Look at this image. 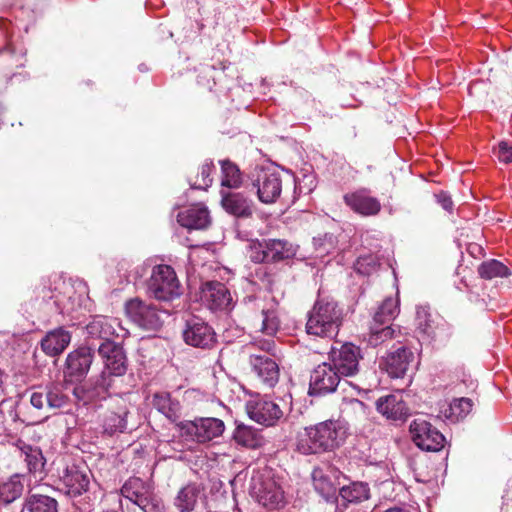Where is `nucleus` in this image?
Here are the masks:
<instances>
[{
    "label": "nucleus",
    "mask_w": 512,
    "mask_h": 512,
    "mask_svg": "<svg viewBox=\"0 0 512 512\" xmlns=\"http://www.w3.org/2000/svg\"><path fill=\"white\" fill-rule=\"evenodd\" d=\"M30 512H57V501L47 495H32L26 503Z\"/></svg>",
    "instance_id": "42"
},
{
    "label": "nucleus",
    "mask_w": 512,
    "mask_h": 512,
    "mask_svg": "<svg viewBox=\"0 0 512 512\" xmlns=\"http://www.w3.org/2000/svg\"><path fill=\"white\" fill-rule=\"evenodd\" d=\"M30 403L37 410H52L65 407L69 402L61 383H49L29 391Z\"/></svg>",
    "instance_id": "10"
},
{
    "label": "nucleus",
    "mask_w": 512,
    "mask_h": 512,
    "mask_svg": "<svg viewBox=\"0 0 512 512\" xmlns=\"http://www.w3.org/2000/svg\"><path fill=\"white\" fill-rule=\"evenodd\" d=\"M260 348L265 352H271L275 348V343L272 340L259 341Z\"/></svg>",
    "instance_id": "52"
},
{
    "label": "nucleus",
    "mask_w": 512,
    "mask_h": 512,
    "mask_svg": "<svg viewBox=\"0 0 512 512\" xmlns=\"http://www.w3.org/2000/svg\"><path fill=\"white\" fill-rule=\"evenodd\" d=\"M96 350V344L86 343L70 352L66 359L68 374L77 379L83 378L91 367Z\"/></svg>",
    "instance_id": "19"
},
{
    "label": "nucleus",
    "mask_w": 512,
    "mask_h": 512,
    "mask_svg": "<svg viewBox=\"0 0 512 512\" xmlns=\"http://www.w3.org/2000/svg\"><path fill=\"white\" fill-rule=\"evenodd\" d=\"M345 204L363 216L377 215L381 210L380 201L372 197L366 189H360L343 196Z\"/></svg>",
    "instance_id": "23"
},
{
    "label": "nucleus",
    "mask_w": 512,
    "mask_h": 512,
    "mask_svg": "<svg viewBox=\"0 0 512 512\" xmlns=\"http://www.w3.org/2000/svg\"><path fill=\"white\" fill-rule=\"evenodd\" d=\"M343 310L330 297H319L308 313L306 332L321 338L335 337L342 325Z\"/></svg>",
    "instance_id": "2"
},
{
    "label": "nucleus",
    "mask_w": 512,
    "mask_h": 512,
    "mask_svg": "<svg viewBox=\"0 0 512 512\" xmlns=\"http://www.w3.org/2000/svg\"><path fill=\"white\" fill-rule=\"evenodd\" d=\"M252 372L268 388H273L279 380V366L267 354H252L249 357Z\"/></svg>",
    "instance_id": "20"
},
{
    "label": "nucleus",
    "mask_w": 512,
    "mask_h": 512,
    "mask_svg": "<svg viewBox=\"0 0 512 512\" xmlns=\"http://www.w3.org/2000/svg\"><path fill=\"white\" fill-rule=\"evenodd\" d=\"M130 512H169L164 501L153 492L145 496L138 504L130 505Z\"/></svg>",
    "instance_id": "40"
},
{
    "label": "nucleus",
    "mask_w": 512,
    "mask_h": 512,
    "mask_svg": "<svg viewBox=\"0 0 512 512\" xmlns=\"http://www.w3.org/2000/svg\"><path fill=\"white\" fill-rule=\"evenodd\" d=\"M494 154L501 163H512V145L506 141H501L497 148L494 149Z\"/></svg>",
    "instance_id": "49"
},
{
    "label": "nucleus",
    "mask_w": 512,
    "mask_h": 512,
    "mask_svg": "<svg viewBox=\"0 0 512 512\" xmlns=\"http://www.w3.org/2000/svg\"><path fill=\"white\" fill-rule=\"evenodd\" d=\"M251 187L260 202H276L282 192L281 174L274 168L257 166L249 176Z\"/></svg>",
    "instance_id": "4"
},
{
    "label": "nucleus",
    "mask_w": 512,
    "mask_h": 512,
    "mask_svg": "<svg viewBox=\"0 0 512 512\" xmlns=\"http://www.w3.org/2000/svg\"><path fill=\"white\" fill-rule=\"evenodd\" d=\"M434 197L437 203L440 204L444 210L448 212L453 210V201L448 193L441 191L435 194Z\"/></svg>",
    "instance_id": "50"
},
{
    "label": "nucleus",
    "mask_w": 512,
    "mask_h": 512,
    "mask_svg": "<svg viewBox=\"0 0 512 512\" xmlns=\"http://www.w3.org/2000/svg\"><path fill=\"white\" fill-rule=\"evenodd\" d=\"M121 496L125 499L120 500V508L123 512H130L131 504H138L145 496H148L149 491L145 482L137 477L129 478L120 490Z\"/></svg>",
    "instance_id": "27"
},
{
    "label": "nucleus",
    "mask_w": 512,
    "mask_h": 512,
    "mask_svg": "<svg viewBox=\"0 0 512 512\" xmlns=\"http://www.w3.org/2000/svg\"><path fill=\"white\" fill-rule=\"evenodd\" d=\"M23 489V476L19 474L0 482V504L7 512H10V504L22 495Z\"/></svg>",
    "instance_id": "31"
},
{
    "label": "nucleus",
    "mask_w": 512,
    "mask_h": 512,
    "mask_svg": "<svg viewBox=\"0 0 512 512\" xmlns=\"http://www.w3.org/2000/svg\"><path fill=\"white\" fill-rule=\"evenodd\" d=\"M112 386V378L106 375L105 371L96 378H91L84 384L73 389V394L83 405L94 404L105 400L109 396V389Z\"/></svg>",
    "instance_id": "15"
},
{
    "label": "nucleus",
    "mask_w": 512,
    "mask_h": 512,
    "mask_svg": "<svg viewBox=\"0 0 512 512\" xmlns=\"http://www.w3.org/2000/svg\"><path fill=\"white\" fill-rule=\"evenodd\" d=\"M0 512H7V511L3 508V506H2L1 504H0ZM18 512H19V511H18Z\"/></svg>",
    "instance_id": "55"
},
{
    "label": "nucleus",
    "mask_w": 512,
    "mask_h": 512,
    "mask_svg": "<svg viewBox=\"0 0 512 512\" xmlns=\"http://www.w3.org/2000/svg\"><path fill=\"white\" fill-rule=\"evenodd\" d=\"M384 512H410L409 509L405 508V507H392V508H389L387 510H385Z\"/></svg>",
    "instance_id": "54"
},
{
    "label": "nucleus",
    "mask_w": 512,
    "mask_h": 512,
    "mask_svg": "<svg viewBox=\"0 0 512 512\" xmlns=\"http://www.w3.org/2000/svg\"><path fill=\"white\" fill-rule=\"evenodd\" d=\"M222 171V186L237 188L241 184V172L237 165L230 160L220 161Z\"/></svg>",
    "instance_id": "41"
},
{
    "label": "nucleus",
    "mask_w": 512,
    "mask_h": 512,
    "mask_svg": "<svg viewBox=\"0 0 512 512\" xmlns=\"http://www.w3.org/2000/svg\"><path fill=\"white\" fill-rule=\"evenodd\" d=\"M183 339L187 345L210 349L216 343V333L202 318L192 316L186 320Z\"/></svg>",
    "instance_id": "12"
},
{
    "label": "nucleus",
    "mask_w": 512,
    "mask_h": 512,
    "mask_svg": "<svg viewBox=\"0 0 512 512\" xmlns=\"http://www.w3.org/2000/svg\"><path fill=\"white\" fill-rule=\"evenodd\" d=\"M125 309L129 318L143 329L158 330L162 326L159 311L151 303L134 298L126 303Z\"/></svg>",
    "instance_id": "14"
},
{
    "label": "nucleus",
    "mask_w": 512,
    "mask_h": 512,
    "mask_svg": "<svg viewBox=\"0 0 512 512\" xmlns=\"http://www.w3.org/2000/svg\"><path fill=\"white\" fill-rule=\"evenodd\" d=\"M21 451L24 455V461L28 471L34 474L37 472L41 473L45 465V459L40 448L25 445L22 447Z\"/></svg>",
    "instance_id": "39"
},
{
    "label": "nucleus",
    "mask_w": 512,
    "mask_h": 512,
    "mask_svg": "<svg viewBox=\"0 0 512 512\" xmlns=\"http://www.w3.org/2000/svg\"><path fill=\"white\" fill-rule=\"evenodd\" d=\"M341 376L329 362L319 364L311 373L309 395L320 396L336 390Z\"/></svg>",
    "instance_id": "16"
},
{
    "label": "nucleus",
    "mask_w": 512,
    "mask_h": 512,
    "mask_svg": "<svg viewBox=\"0 0 512 512\" xmlns=\"http://www.w3.org/2000/svg\"><path fill=\"white\" fill-rule=\"evenodd\" d=\"M341 501L351 504H358L370 498V488L365 482H352L339 489Z\"/></svg>",
    "instance_id": "33"
},
{
    "label": "nucleus",
    "mask_w": 512,
    "mask_h": 512,
    "mask_svg": "<svg viewBox=\"0 0 512 512\" xmlns=\"http://www.w3.org/2000/svg\"><path fill=\"white\" fill-rule=\"evenodd\" d=\"M178 427L182 436L201 444L220 437L225 430L224 422L214 417H200L191 421H182L178 424Z\"/></svg>",
    "instance_id": "7"
},
{
    "label": "nucleus",
    "mask_w": 512,
    "mask_h": 512,
    "mask_svg": "<svg viewBox=\"0 0 512 512\" xmlns=\"http://www.w3.org/2000/svg\"><path fill=\"white\" fill-rule=\"evenodd\" d=\"M146 293L159 301H172L182 294L174 269L166 264L155 265L146 282Z\"/></svg>",
    "instance_id": "3"
},
{
    "label": "nucleus",
    "mask_w": 512,
    "mask_h": 512,
    "mask_svg": "<svg viewBox=\"0 0 512 512\" xmlns=\"http://www.w3.org/2000/svg\"><path fill=\"white\" fill-rule=\"evenodd\" d=\"M332 469L329 467H315L311 478L315 491L327 501L336 496V487L332 480Z\"/></svg>",
    "instance_id": "30"
},
{
    "label": "nucleus",
    "mask_w": 512,
    "mask_h": 512,
    "mask_svg": "<svg viewBox=\"0 0 512 512\" xmlns=\"http://www.w3.org/2000/svg\"><path fill=\"white\" fill-rule=\"evenodd\" d=\"M313 244L317 256L323 257L331 254L336 248V237L333 234H325L313 239Z\"/></svg>",
    "instance_id": "46"
},
{
    "label": "nucleus",
    "mask_w": 512,
    "mask_h": 512,
    "mask_svg": "<svg viewBox=\"0 0 512 512\" xmlns=\"http://www.w3.org/2000/svg\"><path fill=\"white\" fill-rule=\"evenodd\" d=\"M152 405L172 422L179 418L180 404L177 400H173L168 392L155 393Z\"/></svg>",
    "instance_id": "34"
},
{
    "label": "nucleus",
    "mask_w": 512,
    "mask_h": 512,
    "mask_svg": "<svg viewBox=\"0 0 512 512\" xmlns=\"http://www.w3.org/2000/svg\"><path fill=\"white\" fill-rule=\"evenodd\" d=\"M71 334L63 327L49 331L41 340L43 352L51 357L61 354L69 345Z\"/></svg>",
    "instance_id": "29"
},
{
    "label": "nucleus",
    "mask_w": 512,
    "mask_h": 512,
    "mask_svg": "<svg viewBox=\"0 0 512 512\" xmlns=\"http://www.w3.org/2000/svg\"><path fill=\"white\" fill-rule=\"evenodd\" d=\"M415 324L417 330L424 336L432 338L435 335L436 321L433 318L428 306L416 308Z\"/></svg>",
    "instance_id": "37"
},
{
    "label": "nucleus",
    "mask_w": 512,
    "mask_h": 512,
    "mask_svg": "<svg viewBox=\"0 0 512 512\" xmlns=\"http://www.w3.org/2000/svg\"><path fill=\"white\" fill-rule=\"evenodd\" d=\"M412 440L424 451L437 452L445 445L444 435L423 418L414 419L409 427Z\"/></svg>",
    "instance_id": "9"
},
{
    "label": "nucleus",
    "mask_w": 512,
    "mask_h": 512,
    "mask_svg": "<svg viewBox=\"0 0 512 512\" xmlns=\"http://www.w3.org/2000/svg\"><path fill=\"white\" fill-rule=\"evenodd\" d=\"M97 352L101 357L106 375L123 376L128 368V360L123 346L114 341H104L97 346Z\"/></svg>",
    "instance_id": "11"
},
{
    "label": "nucleus",
    "mask_w": 512,
    "mask_h": 512,
    "mask_svg": "<svg viewBox=\"0 0 512 512\" xmlns=\"http://www.w3.org/2000/svg\"><path fill=\"white\" fill-rule=\"evenodd\" d=\"M130 418V407L127 402L119 397L111 399L102 420L104 433L112 436L131 431L134 424L130 425Z\"/></svg>",
    "instance_id": "8"
},
{
    "label": "nucleus",
    "mask_w": 512,
    "mask_h": 512,
    "mask_svg": "<svg viewBox=\"0 0 512 512\" xmlns=\"http://www.w3.org/2000/svg\"><path fill=\"white\" fill-rule=\"evenodd\" d=\"M378 265L377 257L368 254L358 257L354 264V269L358 274L370 275L377 269Z\"/></svg>",
    "instance_id": "48"
},
{
    "label": "nucleus",
    "mask_w": 512,
    "mask_h": 512,
    "mask_svg": "<svg viewBox=\"0 0 512 512\" xmlns=\"http://www.w3.org/2000/svg\"><path fill=\"white\" fill-rule=\"evenodd\" d=\"M120 328V323L115 318H109L102 315H96L91 318L87 323L86 329V343H90V340H99L100 343L104 341H112L111 338L117 333L116 328Z\"/></svg>",
    "instance_id": "22"
},
{
    "label": "nucleus",
    "mask_w": 512,
    "mask_h": 512,
    "mask_svg": "<svg viewBox=\"0 0 512 512\" xmlns=\"http://www.w3.org/2000/svg\"><path fill=\"white\" fill-rule=\"evenodd\" d=\"M377 411L389 420L404 421L409 416V409L401 395L388 394L376 401Z\"/></svg>",
    "instance_id": "24"
},
{
    "label": "nucleus",
    "mask_w": 512,
    "mask_h": 512,
    "mask_svg": "<svg viewBox=\"0 0 512 512\" xmlns=\"http://www.w3.org/2000/svg\"><path fill=\"white\" fill-rule=\"evenodd\" d=\"M361 358V349L352 343H344L339 349L332 348L329 357L332 367L341 377L356 375Z\"/></svg>",
    "instance_id": "13"
},
{
    "label": "nucleus",
    "mask_w": 512,
    "mask_h": 512,
    "mask_svg": "<svg viewBox=\"0 0 512 512\" xmlns=\"http://www.w3.org/2000/svg\"><path fill=\"white\" fill-rule=\"evenodd\" d=\"M399 313V302L396 298L388 297L378 307L373 315V323L384 325L390 323Z\"/></svg>",
    "instance_id": "38"
},
{
    "label": "nucleus",
    "mask_w": 512,
    "mask_h": 512,
    "mask_svg": "<svg viewBox=\"0 0 512 512\" xmlns=\"http://www.w3.org/2000/svg\"><path fill=\"white\" fill-rule=\"evenodd\" d=\"M478 273L482 278L492 279L495 277H506L509 275V269L500 261L492 259L483 262L478 267Z\"/></svg>",
    "instance_id": "43"
},
{
    "label": "nucleus",
    "mask_w": 512,
    "mask_h": 512,
    "mask_svg": "<svg viewBox=\"0 0 512 512\" xmlns=\"http://www.w3.org/2000/svg\"><path fill=\"white\" fill-rule=\"evenodd\" d=\"M234 441L247 448H257L262 445L263 438L259 430L245 424H238L233 433Z\"/></svg>",
    "instance_id": "35"
},
{
    "label": "nucleus",
    "mask_w": 512,
    "mask_h": 512,
    "mask_svg": "<svg viewBox=\"0 0 512 512\" xmlns=\"http://www.w3.org/2000/svg\"><path fill=\"white\" fill-rule=\"evenodd\" d=\"M379 324H372L367 342L372 347H377L385 341L395 337V329L391 325L380 327Z\"/></svg>",
    "instance_id": "45"
},
{
    "label": "nucleus",
    "mask_w": 512,
    "mask_h": 512,
    "mask_svg": "<svg viewBox=\"0 0 512 512\" xmlns=\"http://www.w3.org/2000/svg\"><path fill=\"white\" fill-rule=\"evenodd\" d=\"M296 249L286 240L263 239L250 245L249 257L255 263H274L294 257Z\"/></svg>",
    "instance_id": "6"
},
{
    "label": "nucleus",
    "mask_w": 512,
    "mask_h": 512,
    "mask_svg": "<svg viewBox=\"0 0 512 512\" xmlns=\"http://www.w3.org/2000/svg\"><path fill=\"white\" fill-rule=\"evenodd\" d=\"M41 293L43 294V300L52 299L54 297L53 292L50 289L46 288L45 286L42 287Z\"/></svg>",
    "instance_id": "53"
},
{
    "label": "nucleus",
    "mask_w": 512,
    "mask_h": 512,
    "mask_svg": "<svg viewBox=\"0 0 512 512\" xmlns=\"http://www.w3.org/2000/svg\"><path fill=\"white\" fill-rule=\"evenodd\" d=\"M201 300L210 310H226L232 306V296L225 284L206 282L201 289Z\"/></svg>",
    "instance_id": "21"
},
{
    "label": "nucleus",
    "mask_w": 512,
    "mask_h": 512,
    "mask_svg": "<svg viewBox=\"0 0 512 512\" xmlns=\"http://www.w3.org/2000/svg\"><path fill=\"white\" fill-rule=\"evenodd\" d=\"M202 494L200 485L196 483H189L179 490L174 500L175 507L179 512H192L198 499Z\"/></svg>",
    "instance_id": "32"
},
{
    "label": "nucleus",
    "mask_w": 512,
    "mask_h": 512,
    "mask_svg": "<svg viewBox=\"0 0 512 512\" xmlns=\"http://www.w3.org/2000/svg\"><path fill=\"white\" fill-rule=\"evenodd\" d=\"M280 328L277 312L273 309H262L260 315V331L267 336H274Z\"/></svg>",
    "instance_id": "44"
},
{
    "label": "nucleus",
    "mask_w": 512,
    "mask_h": 512,
    "mask_svg": "<svg viewBox=\"0 0 512 512\" xmlns=\"http://www.w3.org/2000/svg\"><path fill=\"white\" fill-rule=\"evenodd\" d=\"M178 223L187 229L201 230L210 224V215L207 207L202 204H195L180 211L177 215Z\"/></svg>",
    "instance_id": "26"
},
{
    "label": "nucleus",
    "mask_w": 512,
    "mask_h": 512,
    "mask_svg": "<svg viewBox=\"0 0 512 512\" xmlns=\"http://www.w3.org/2000/svg\"><path fill=\"white\" fill-rule=\"evenodd\" d=\"M414 361V353L404 345L393 347L380 362L390 377L402 378Z\"/></svg>",
    "instance_id": "18"
},
{
    "label": "nucleus",
    "mask_w": 512,
    "mask_h": 512,
    "mask_svg": "<svg viewBox=\"0 0 512 512\" xmlns=\"http://www.w3.org/2000/svg\"><path fill=\"white\" fill-rule=\"evenodd\" d=\"M221 203L225 211L235 217L249 218L253 215V201L240 192L223 194Z\"/></svg>",
    "instance_id": "28"
},
{
    "label": "nucleus",
    "mask_w": 512,
    "mask_h": 512,
    "mask_svg": "<svg viewBox=\"0 0 512 512\" xmlns=\"http://www.w3.org/2000/svg\"><path fill=\"white\" fill-rule=\"evenodd\" d=\"M61 482L62 490L70 497H76L87 491L90 479L88 472L73 465L66 468Z\"/></svg>",
    "instance_id": "25"
},
{
    "label": "nucleus",
    "mask_w": 512,
    "mask_h": 512,
    "mask_svg": "<svg viewBox=\"0 0 512 512\" xmlns=\"http://www.w3.org/2000/svg\"><path fill=\"white\" fill-rule=\"evenodd\" d=\"M246 410L252 420L265 426H273L283 417L279 405L266 398L249 400Z\"/></svg>",
    "instance_id": "17"
},
{
    "label": "nucleus",
    "mask_w": 512,
    "mask_h": 512,
    "mask_svg": "<svg viewBox=\"0 0 512 512\" xmlns=\"http://www.w3.org/2000/svg\"><path fill=\"white\" fill-rule=\"evenodd\" d=\"M250 495L268 509H278L285 504L284 491L271 476L257 474L251 478Z\"/></svg>",
    "instance_id": "5"
},
{
    "label": "nucleus",
    "mask_w": 512,
    "mask_h": 512,
    "mask_svg": "<svg viewBox=\"0 0 512 512\" xmlns=\"http://www.w3.org/2000/svg\"><path fill=\"white\" fill-rule=\"evenodd\" d=\"M473 402L469 398L454 399L442 411L444 417L452 422L464 419L472 410Z\"/></svg>",
    "instance_id": "36"
},
{
    "label": "nucleus",
    "mask_w": 512,
    "mask_h": 512,
    "mask_svg": "<svg viewBox=\"0 0 512 512\" xmlns=\"http://www.w3.org/2000/svg\"><path fill=\"white\" fill-rule=\"evenodd\" d=\"M351 406L352 408L355 410V411H358V412H361L363 414H366L367 413V406L364 402L360 401V400H353L351 402Z\"/></svg>",
    "instance_id": "51"
},
{
    "label": "nucleus",
    "mask_w": 512,
    "mask_h": 512,
    "mask_svg": "<svg viewBox=\"0 0 512 512\" xmlns=\"http://www.w3.org/2000/svg\"><path fill=\"white\" fill-rule=\"evenodd\" d=\"M348 425L340 419H329L307 426L299 432L296 450L305 456L332 452L344 444Z\"/></svg>",
    "instance_id": "1"
},
{
    "label": "nucleus",
    "mask_w": 512,
    "mask_h": 512,
    "mask_svg": "<svg viewBox=\"0 0 512 512\" xmlns=\"http://www.w3.org/2000/svg\"><path fill=\"white\" fill-rule=\"evenodd\" d=\"M213 168V162L206 160L200 168V175L196 177L194 182H191V188L206 190L208 187H210L213 181L211 177Z\"/></svg>",
    "instance_id": "47"
}]
</instances>
